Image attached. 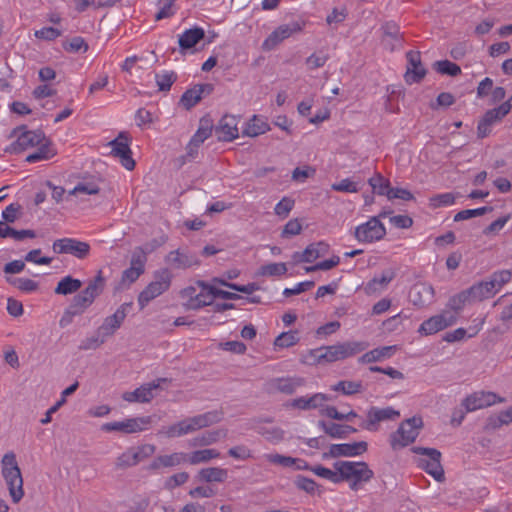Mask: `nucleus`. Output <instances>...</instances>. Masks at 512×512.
I'll return each mask as SVG.
<instances>
[{
    "mask_svg": "<svg viewBox=\"0 0 512 512\" xmlns=\"http://www.w3.org/2000/svg\"><path fill=\"white\" fill-rule=\"evenodd\" d=\"M334 469L338 471L339 483L349 482V487L357 491L361 483L369 482L374 477V472L366 462L337 461Z\"/></svg>",
    "mask_w": 512,
    "mask_h": 512,
    "instance_id": "obj_1",
    "label": "nucleus"
},
{
    "mask_svg": "<svg viewBox=\"0 0 512 512\" xmlns=\"http://www.w3.org/2000/svg\"><path fill=\"white\" fill-rule=\"evenodd\" d=\"M367 345L362 342H344L331 346H324L311 351L317 363L335 362L351 357L363 351Z\"/></svg>",
    "mask_w": 512,
    "mask_h": 512,
    "instance_id": "obj_2",
    "label": "nucleus"
},
{
    "mask_svg": "<svg viewBox=\"0 0 512 512\" xmlns=\"http://www.w3.org/2000/svg\"><path fill=\"white\" fill-rule=\"evenodd\" d=\"M2 474L6 480L12 500L17 503L23 495V479L13 453H7L2 458Z\"/></svg>",
    "mask_w": 512,
    "mask_h": 512,
    "instance_id": "obj_3",
    "label": "nucleus"
},
{
    "mask_svg": "<svg viewBox=\"0 0 512 512\" xmlns=\"http://www.w3.org/2000/svg\"><path fill=\"white\" fill-rule=\"evenodd\" d=\"M423 427L421 417L413 416L404 420L398 429L390 435L389 442L393 450H399L413 443Z\"/></svg>",
    "mask_w": 512,
    "mask_h": 512,
    "instance_id": "obj_4",
    "label": "nucleus"
},
{
    "mask_svg": "<svg viewBox=\"0 0 512 512\" xmlns=\"http://www.w3.org/2000/svg\"><path fill=\"white\" fill-rule=\"evenodd\" d=\"M104 278L102 272L99 271L93 280H91L87 287L79 294L75 295L69 307L72 313L82 315L95 301L104 288Z\"/></svg>",
    "mask_w": 512,
    "mask_h": 512,
    "instance_id": "obj_5",
    "label": "nucleus"
},
{
    "mask_svg": "<svg viewBox=\"0 0 512 512\" xmlns=\"http://www.w3.org/2000/svg\"><path fill=\"white\" fill-rule=\"evenodd\" d=\"M154 280L151 281L138 295V304L143 309L150 301L166 292L172 281V274L167 268L154 272Z\"/></svg>",
    "mask_w": 512,
    "mask_h": 512,
    "instance_id": "obj_6",
    "label": "nucleus"
},
{
    "mask_svg": "<svg viewBox=\"0 0 512 512\" xmlns=\"http://www.w3.org/2000/svg\"><path fill=\"white\" fill-rule=\"evenodd\" d=\"M412 451L424 456L417 460L418 467L423 469L438 482L445 480L444 469L441 465V452L439 450L435 448L413 447Z\"/></svg>",
    "mask_w": 512,
    "mask_h": 512,
    "instance_id": "obj_7",
    "label": "nucleus"
},
{
    "mask_svg": "<svg viewBox=\"0 0 512 512\" xmlns=\"http://www.w3.org/2000/svg\"><path fill=\"white\" fill-rule=\"evenodd\" d=\"M12 136H16L17 139L5 151L9 153H21L29 148L37 147L47 137L41 130L29 131L25 129V126H20L12 131Z\"/></svg>",
    "mask_w": 512,
    "mask_h": 512,
    "instance_id": "obj_8",
    "label": "nucleus"
},
{
    "mask_svg": "<svg viewBox=\"0 0 512 512\" xmlns=\"http://www.w3.org/2000/svg\"><path fill=\"white\" fill-rule=\"evenodd\" d=\"M198 285L202 288L200 292L193 286H188L180 291V297L185 300L184 306L189 310H198L204 306L213 304V295L211 288L203 281H198Z\"/></svg>",
    "mask_w": 512,
    "mask_h": 512,
    "instance_id": "obj_9",
    "label": "nucleus"
},
{
    "mask_svg": "<svg viewBox=\"0 0 512 512\" xmlns=\"http://www.w3.org/2000/svg\"><path fill=\"white\" fill-rule=\"evenodd\" d=\"M108 145L111 147L110 155L118 158L121 165L131 171L135 168V161L132 158L130 149V137L126 132H120L118 136L110 141Z\"/></svg>",
    "mask_w": 512,
    "mask_h": 512,
    "instance_id": "obj_10",
    "label": "nucleus"
},
{
    "mask_svg": "<svg viewBox=\"0 0 512 512\" xmlns=\"http://www.w3.org/2000/svg\"><path fill=\"white\" fill-rule=\"evenodd\" d=\"M386 229L379 217H371L366 223L356 227L354 236L361 243H373L384 238Z\"/></svg>",
    "mask_w": 512,
    "mask_h": 512,
    "instance_id": "obj_11",
    "label": "nucleus"
},
{
    "mask_svg": "<svg viewBox=\"0 0 512 512\" xmlns=\"http://www.w3.org/2000/svg\"><path fill=\"white\" fill-rule=\"evenodd\" d=\"M152 423L151 416H143L136 418H129L119 422H109L101 426V430L105 432H122L126 434L144 431Z\"/></svg>",
    "mask_w": 512,
    "mask_h": 512,
    "instance_id": "obj_12",
    "label": "nucleus"
},
{
    "mask_svg": "<svg viewBox=\"0 0 512 512\" xmlns=\"http://www.w3.org/2000/svg\"><path fill=\"white\" fill-rule=\"evenodd\" d=\"M131 306V302L120 305L112 315L103 320L102 324L97 328V333L106 340L112 337L122 326Z\"/></svg>",
    "mask_w": 512,
    "mask_h": 512,
    "instance_id": "obj_13",
    "label": "nucleus"
},
{
    "mask_svg": "<svg viewBox=\"0 0 512 512\" xmlns=\"http://www.w3.org/2000/svg\"><path fill=\"white\" fill-rule=\"evenodd\" d=\"M53 251L57 254H71L79 259H84L90 252V245L74 238H61L54 241Z\"/></svg>",
    "mask_w": 512,
    "mask_h": 512,
    "instance_id": "obj_14",
    "label": "nucleus"
},
{
    "mask_svg": "<svg viewBox=\"0 0 512 512\" xmlns=\"http://www.w3.org/2000/svg\"><path fill=\"white\" fill-rule=\"evenodd\" d=\"M503 398L499 397L494 392L478 391L474 392L462 400V407L466 412H473L479 409L490 407L495 403H502Z\"/></svg>",
    "mask_w": 512,
    "mask_h": 512,
    "instance_id": "obj_15",
    "label": "nucleus"
},
{
    "mask_svg": "<svg viewBox=\"0 0 512 512\" xmlns=\"http://www.w3.org/2000/svg\"><path fill=\"white\" fill-rule=\"evenodd\" d=\"M399 416L400 412L392 407H371L367 411V420L361 422L360 427L368 431H376L378 429V424L380 422L387 420H395Z\"/></svg>",
    "mask_w": 512,
    "mask_h": 512,
    "instance_id": "obj_16",
    "label": "nucleus"
},
{
    "mask_svg": "<svg viewBox=\"0 0 512 512\" xmlns=\"http://www.w3.org/2000/svg\"><path fill=\"white\" fill-rule=\"evenodd\" d=\"M407 67L404 79L407 84L420 83L425 77L427 71L421 62V55L418 51H408L406 53Z\"/></svg>",
    "mask_w": 512,
    "mask_h": 512,
    "instance_id": "obj_17",
    "label": "nucleus"
},
{
    "mask_svg": "<svg viewBox=\"0 0 512 512\" xmlns=\"http://www.w3.org/2000/svg\"><path fill=\"white\" fill-rule=\"evenodd\" d=\"M165 262L173 269H188L200 264L197 255L187 249L170 251L165 257Z\"/></svg>",
    "mask_w": 512,
    "mask_h": 512,
    "instance_id": "obj_18",
    "label": "nucleus"
},
{
    "mask_svg": "<svg viewBox=\"0 0 512 512\" xmlns=\"http://www.w3.org/2000/svg\"><path fill=\"white\" fill-rule=\"evenodd\" d=\"M456 320V316L449 313L435 315L425 320L420 325L418 332L426 336L432 335L453 325L456 322Z\"/></svg>",
    "mask_w": 512,
    "mask_h": 512,
    "instance_id": "obj_19",
    "label": "nucleus"
},
{
    "mask_svg": "<svg viewBox=\"0 0 512 512\" xmlns=\"http://www.w3.org/2000/svg\"><path fill=\"white\" fill-rule=\"evenodd\" d=\"M300 30L301 26L297 22L281 25L264 40L262 49L265 51H271L275 49L282 41Z\"/></svg>",
    "mask_w": 512,
    "mask_h": 512,
    "instance_id": "obj_20",
    "label": "nucleus"
},
{
    "mask_svg": "<svg viewBox=\"0 0 512 512\" xmlns=\"http://www.w3.org/2000/svg\"><path fill=\"white\" fill-rule=\"evenodd\" d=\"M368 449V444L365 441L343 444H332L328 453H324L323 457H354L365 453Z\"/></svg>",
    "mask_w": 512,
    "mask_h": 512,
    "instance_id": "obj_21",
    "label": "nucleus"
},
{
    "mask_svg": "<svg viewBox=\"0 0 512 512\" xmlns=\"http://www.w3.org/2000/svg\"><path fill=\"white\" fill-rule=\"evenodd\" d=\"M166 381V378H159L156 381L140 386L134 391L123 393L122 398L127 402L148 403L154 398L153 390L158 389L160 383Z\"/></svg>",
    "mask_w": 512,
    "mask_h": 512,
    "instance_id": "obj_22",
    "label": "nucleus"
},
{
    "mask_svg": "<svg viewBox=\"0 0 512 512\" xmlns=\"http://www.w3.org/2000/svg\"><path fill=\"white\" fill-rule=\"evenodd\" d=\"M305 382V379L302 377H280L272 379L269 382V387L271 390L290 395L293 394L298 388L304 386Z\"/></svg>",
    "mask_w": 512,
    "mask_h": 512,
    "instance_id": "obj_23",
    "label": "nucleus"
},
{
    "mask_svg": "<svg viewBox=\"0 0 512 512\" xmlns=\"http://www.w3.org/2000/svg\"><path fill=\"white\" fill-rule=\"evenodd\" d=\"M434 289L431 285L425 283L415 284L409 292V300L415 306L423 307L432 302Z\"/></svg>",
    "mask_w": 512,
    "mask_h": 512,
    "instance_id": "obj_24",
    "label": "nucleus"
},
{
    "mask_svg": "<svg viewBox=\"0 0 512 512\" xmlns=\"http://www.w3.org/2000/svg\"><path fill=\"white\" fill-rule=\"evenodd\" d=\"M212 84H199L193 88L186 90L181 96L180 103L187 110L194 107L201 99L204 93L210 94L213 91Z\"/></svg>",
    "mask_w": 512,
    "mask_h": 512,
    "instance_id": "obj_25",
    "label": "nucleus"
},
{
    "mask_svg": "<svg viewBox=\"0 0 512 512\" xmlns=\"http://www.w3.org/2000/svg\"><path fill=\"white\" fill-rule=\"evenodd\" d=\"M220 141H232L238 137L237 120L234 116L225 115L215 129Z\"/></svg>",
    "mask_w": 512,
    "mask_h": 512,
    "instance_id": "obj_26",
    "label": "nucleus"
},
{
    "mask_svg": "<svg viewBox=\"0 0 512 512\" xmlns=\"http://www.w3.org/2000/svg\"><path fill=\"white\" fill-rule=\"evenodd\" d=\"M329 251V245L325 242H317L308 245L305 250L300 254L296 252L294 259L300 262L311 263L321 256H324Z\"/></svg>",
    "mask_w": 512,
    "mask_h": 512,
    "instance_id": "obj_27",
    "label": "nucleus"
},
{
    "mask_svg": "<svg viewBox=\"0 0 512 512\" xmlns=\"http://www.w3.org/2000/svg\"><path fill=\"white\" fill-rule=\"evenodd\" d=\"M318 426L331 438L344 439L349 434L357 432V429L350 425L337 424L334 422L318 421Z\"/></svg>",
    "mask_w": 512,
    "mask_h": 512,
    "instance_id": "obj_28",
    "label": "nucleus"
},
{
    "mask_svg": "<svg viewBox=\"0 0 512 512\" xmlns=\"http://www.w3.org/2000/svg\"><path fill=\"white\" fill-rule=\"evenodd\" d=\"M330 400L326 394L316 393L310 397H299L291 401V406L300 410H311L322 406L326 401Z\"/></svg>",
    "mask_w": 512,
    "mask_h": 512,
    "instance_id": "obj_29",
    "label": "nucleus"
},
{
    "mask_svg": "<svg viewBox=\"0 0 512 512\" xmlns=\"http://www.w3.org/2000/svg\"><path fill=\"white\" fill-rule=\"evenodd\" d=\"M220 420L221 414L218 411H210L201 415L187 418L188 424L190 427H192L191 432L218 423Z\"/></svg>",
    "mask_w": 512,
    "mask_h": 512,
    "instance_id": "obj_30",
    "label": "nucleus"
},
{
    "mask_svg": "<svg viewBox=\"0 0 512 512\" xmlns=\"http://www.w3.org/2000/svg\"><path fill=\"white\" fill-rule=\"evenodd\" d=\"M469 294L473 302H480L485 299L493 297L496 293L493 290V285L488 280L480 281L470 288H468Z\"/></svg>",
    "mask_w": 512,
    "mask_h": 512,
    "instance_id": "obj_31",
    "label": "nucleus"
},
{
    "mask_svg": "<svg viewBox=\"0 0 512 512\" xmlns=\"http://www.w3.org/2000/svg\"><path fill=\"white\" fill-rule=\"evenodd\" d=\"M205 36L204 30L199 27L188 29L179 36V46L182 50L193 48Z\"/></svg>",
    "mask_w": 512,
    "mask_h": 512,
    "instance_id": "obj_32",
    "label": "nucleus"
},
{
    "mask_svg": "<svg viewBox=\"0 0 512 512\" xmlns=\"http://www.w3.org/2000/svg\"><path fill=\"white\" fill-rule=\"evenodd\" d=\"M396 276V273L392 269H387L382 272L380 277H374L365 286L367 294H374L381 288H385Z\"/></svg>",
    "mask_w": 512,
    "mask_h": 512,
    "instance_id": "obj_33",
    "label": "nucleus"
},
{
    "mask_svg": "<svg viewBox=\"0 0 512 512\" xmlns=\"http://www.w3.org/2000/svg\"><path fill=\"white\" fill-rule=\"evenodd\" d=\"M501 117L497 114L496 110L490 109L488 110L481 120L478 122L477 126V135L479 138L483 139L487 137L491 132V126L499 121H501Z\"/></svg>",
    "mask_w": 512,
    "mask_h": 512,
    "instance_id": "obj_34",
    "label": "nucleus"
},
{
    "mask_svg": "<svg viewBox=\"0 0 512 512\" xmlns=\"http://www.w3.org/2000/svg\"><path fill=\"white\" fill-rule=\"evenodd\" d=\"M37 147L38 148L34 153H31L26 157L27 162L35 163L38 161L48 160L56 155V151L52 148L51 141L48 138H46Z\"/></svg>",
    "mask_w": 512,
    "mask_h": 512,
    "instance_id": "obj_35",
    "label": "nucleus"
},
{
    "mask_svg": "<svg viewBox=\"0 0 512 512\" xmlns=\"http://www.w3.org/2000/svg\"><path fill=\"white\" fill-rule=\"evenodd\" d=\"M395 349V346H384L376 348L362 355L359 361L361 363H373L381 361L385 358H390L393 355Z\"/></svg>",
    "mask_w": 512,
    "mask_h": 512,
    "instance_id": "obj_36",
    "label": "nucleus"
},
{
    "mask_svg": "<svg viewBox=\"0 0 512 512\" xmlns=\"http://www.w3.org/2000/svg\"><path fill=\"white\" fill-rule=\"evenodd\" d=\"M512 422V406L507 410L501 411L497 415H491L487 418L485 430H496L503 425H508Z\"/></svg>",
    "mask_w": 512,
    "mask_h": 512,
    "instance_id": "obj_37",
    "label": "nucleus"
},
{
    "mask_svg": "<svg viewBox=\"0 0 512 512\" xmlns=\"http://www.w3.org/2000/svg\"><path fill=\"white\" fill-rule=\"evenodd\" d=\"M270 130L269 124L261 117L254 115L246 125L243 134L249 137H256Z\"/></svg>",
    "mask_w": 512,
    "mask_h": 512,
    "instance_id": "obj_38",
    "label": "nucleus"
},
{
    "mask_svg": "<svg viewBox=\"0 0 512 512\" xmlns=\"http://www.w3.org/2000/svg\"><path fill=\"white\" fill-rule=\"evenodd\" d=\"M34 230H15L10 227L7 223L0 221V237L1 238H13L16 241H22L25 238H34Z\"/></svg>",
    "mask_w": 512,
    "mask_h": 512,
    "instance_id": "obj_39",
    "label": "nucleus"
},
{
    "mask_svg": "<svg viewBox=\"0 0 512 512\" xmlns=\"http://www.w3.org/2000/svg\"><path fill=\"white\" fill-rule=\"evenodd\" d=\"M82 287V282L72 276L62 278L54 289L55 294L69 295L77 292Z\"/></svg>",
    "mask_w": 512,
    "mask_h": 512,
    "instance_id": "obj_40",
    "label": "nucleus"
},
{
    "mask_svg": "<svg viewBox=\"0 0 512 512\" xmlns=\"http://www.w3.org/2000/svg\"><path fill=\"white\" fill-rule=\"evenodd\" d=\"M228 477V470L220 467L201 469L199 478L205 482H224Z\"/></svg>",
    "mask_w": 512,
    "mask_h": 512,
    "instance_id": "obj_41",
    "label": "nucleus"
},
{
    "mask_svg": "<svg viewBox=\"0 0 512 512\" xmlns=\"http://www.w3.org/2000/svg\"><path fill=\"white\" fill-rule=\"evenodd\" d=\"M332 390L350 396L357 393H361L364 390V387L361 381L343 380L339 381L337 384L332 386Z\"/></svg>",
    "mask_w": 512,
    "mask_h": 512,
    "instance_id": "obj_42",
    "label": "nucleus"
},
{
    "mask_svg": "<svg viewBox=\"0 0 512 512\" xmlns=\"http://www.w3.org/2000/svg\"><path fill=\"white\" fill-rule=\"evenodd\" d=\"M191 428L192 427L188 424L187 419H184L178 423L163 428L160 433L165 434L168 438H175L191 433Z\"/></svg>",
    "mask_w": 512,
    "mask_h": 512,
    "instance_id": "obj_43",
    "label": "nucleus"
},
{
    "mask_svg": "<svg viewBox=\"0 0 512 512\" xmlns=\"http://www.w3.org/2000/svg\"><path fill=\"white\" fill-rule=\"evenodd\" d=\"M130 450L134 456L136 465H138L140 462L155 454L156 446L153 444H143L137 447H130Z\"/></svg>",
    "mask_w": 512,
    "mask_h": 512,
    "instance_id": "obj_44",
    "label": "nucleus"
},
{
    "mask_svg": "<svg viewBox=\"0 0 512 512\" xmlns=\"http://www.w3.org/2000/svg\"><path fill=\"white\" fill-rule=\"evenodd\" d=\"M512 278V272L510 270H500L494 272L488 279L490 285H493V290L497 293L505 284H507Z\"/></svg>",
    "mask_w": 512,
    "mask_h": 512,
    "instance_id": "obj_45",
    "label": "nucleus"
},
{
    "mask_svg": "<svg viewBox=\"0 0 512 512\" xmlns=\"http://www.w3.org/2000/svg\"><path fill=\"white\" fill-rule=\"evenodd\" d=\"M62 47L65 51L70 53H85L89 49V45L84 40L83 37L76 36L71 38L70 40L63 41Z\"/></svg>",
    "mask_w": 512,
    "mask_h": 512,
    "instance_id": "obj_46",
    "label": "nucleus"
},
{
    "mask_svg": "<svg viewBox=\"0 0 512 512\" xmlns=\"http://www.w3.org/2000/svg\"><path fill=\"white\" fill-rule=\"evenodd\" d=\"M220 453L216 449H203L197 450L191 453L189 457L190 464H199L203 462H208L211 459L218 458Z\"/></svg>",
    "mask_w": 512,
    "mask_h": 512,
    "instance_id": "obj_47",
    "label": "nucleus"
},
{
    "mask_svg": "<svg viewBox=\"0 0 512 512\" xmlns=\"http://www.w3.org/2000/svg\"><path fill=\"white\" fill-rule=\"evenodd\" d=\"M472 302L473 301L469 294V291H468V289H466V290H463L460 293L452 296L449 299L447 306L451 310L458 312V311L462 310V308L465 306L466 303H472Z\"/></svg>",
    "mask_w": 512,
    "mask_h": 512,
    "instance_id": "obj_48",
    "label": "nucleus"
},
{
    "mask_svg": "<svg viewBox=\"0 0 512 512\" xmlns=\"http://www.w3.org/2000/svg\"><path fill=\"white\" fill-rule=\"evenodd\" d=\"M433 67L438 73L443 75L458 76L461 74V68L449 60L436 61Z\"/></svg>",
    "mask_w": 512,
    "mask_h": 512,
    "instance_id": "obj_49",
    "label": "nucleus"
},
{
    "mask_svg": "<svg viewBox=\"0 0 512 512\" xmlns=\"http://www.w3.org/2000/svg\"><path fill=\"white\" fill-rule=\"evenodd\" d=\"M492 210H493V207H491V206H484V207H480V208H476V209L462 210L455 214L454 221L459 222V221L471 219L473 217L482 216L488 212H491Z\"/></svg>",
    "mask_w": 512,
    "mask_h": 512,
    "instance_id": "obj_50",
    "label": "nucleus"
},
{
    "mask_svg": "<svg viewBox=\"0 0 512 512\" xmlns=\"http://www.w3.org/2000/svg\"><path fill=\"white\" fill-rule=\"evenodd\" d=\"M369 185L379 195H386L390 191V182L381 174H376L368 180Z\"/></svg>",
    "mask_w": 512,
    "mask_h": 512,
    "instance_id": "obj_51",
    "label": "nucleus"
},
{
    "mask_svg": "<svg viewBox=\"0 0 512 512\" xmlns=\"http://www.w3.org/2000/svg\"><path fill=\"white\" fill-rule=\"evenodd\" d=\"M155 79L160 91H169L176 81L177 75L173 71H165L161 74H156Z\"/></svg>",
    "mask_w": 512,
    "mask_h": 512,
    "instance_id": "obj_52",
    "label": "nucleus"
},
{
    "mask_svg": "<svg viewBox=\"0 0 512 512\" xmlns=\"http://www.w3.org/2000/svg\"><path fill=\"white\" fill-rule=\"evenodd\" d=\"M213 282L219 283L222 286L228 287L232 290H235L237 292L245 293V294H251L254 291L259 289V286L256 283H249L247 285H239L235 283L227 282L223 279L214 278Z\"/></svg>",
    "mask_w": 512,
    "mask_h": 512,
    "instance_id": "obj_53",
    "label": "nucleus"
},
{
    "mask_svg": "<svg viewBox=\"0 0 512 512\" xmlns=\"http://www.w3.org/2000/svg\"><path fill=\"white\" fill-rule=\"evenodd\" d=\"M298 341L299 338L297 337V332L288 331L277 336L274 341V345L279 348H288L295 345Z\"/></svg>",
    "mask_w": 512,
    "mask_h": 512,
    "instance_id": "obj_54",
    "label": "nucleus"
},
{
    "mask_svg": "<svg viewBox=\"0 0 512 512\" xmlns=\"http://www.w3.org/2000/svg\"><path fill=\"white\" fill-rule=\"evenodd\" d=\"M287 272L285 263H270L261 266L259 274L262 276H281Z\"/></svg>",
    "mask_w": 512,
    "mask_h": 512,
    "instance_id": "obj_55",
    "label": "nucleus"
},
{
    "mask_svg": "<svg viewBox=\"0 0 512 512\" xmlns=\"http://www.w3.org/2000/svg\"><path fill=\"white\" fill-rule=\"evenodd\" d=\"M147 251L143 247H136L132 253L130 266L139 268L145 271V264L147 262Z\"/></svg>",
    "mask_w": 512,
    "mask_h": 512,
    "instance_id": "obj_56",
    "label": "nucleus"
},
{
    "mask_svg": "<svg viewBox=\"0 0 512 512\" xmlns=\"http://www.w3.org/2000/svg\"><path fill=\"white\" fill-rule=\"evenodd\" d=\"M295 201L289 197H283L275 206L274 211L277 216L282 219L288 217L293 209Z\"/></svg>",
    "mask_w": 512,
    "mask_h": 512,
    "instance_id": "obj_57",
    "label": "nucleus"
},
{
    "mask_svg": "<svg viewBox=\"0 0 512 512\" xmlns=\"http://www.w3.org/2000/svg\"><path fill=\"white\" fill-rule=\"evenodd\" d=\"M106 342V339L101 337L97 331L95 332V335L85 338L81 341L79 345L80 350H96L99 348L102 344Z\"/></svg>",
    "mask_w": 512,
    "mask_h": 512,
    "instance_id": "obj_58",
    "label": "nucleus"
},
{
    "mask_svg": "<svg viewBox=\"0 0 512 512\" xmlns=\"http://www.w3.org/2000/svg\"><path fill=\"white\" fill-rule=\"evenodd\" d=\"M8 282L23 292H32L38 288V284L29 278L7 279Z\"/></svg>",
    "mask_w": 512,
    "mask_h": 512,
    "instance_id": "obj_59",
    "label": "nucleus"
},
{
    "mask_svg": "<svg viewBox=\"0 0 512 512\" xmlns=\"http://www.w3.org/2000/svg\"><path fill=\"white\" fill-rule=\"evenodd\" d=\"M331 188L334 191L345 193H357L360 190L358 183L349 178L342 179L340 182L332 184Z\"/></svg>",
    "mask_w": 512,
    "mask_h": 512,
    "instance_id": "obj_60",
    "label": "nucleus"
},
{
    "mask_svg": "<svg viewBox=\"0 0 512 512\" xmlns=\"http://www.w3.org/2000/svg\"><path fill=\"white\" fill-rule=\"evenodd\" d=\"M100 191L99 186L94 182H81L78 183L72 190L69 191L70 195H76L78 193H85L88 195L98 194Z\"/></svg>",
    "mask_w": 512,
    "mask_h": 512,
    "instance_id": "obj_61",
    "label": "nucleus"
},
{
    "mask_svg": "<svg viewBox=\"0 0 512 512\" xmlns=\"http://www.w3.org/2000/svg\"><path fill=\"white\" fill-rule=\"evenodd\" d=\"M163 468L174 467L186 461L184 453H172L170 455H159Z\"/></svg>",
    "mask_w": 512,
    "mask_h": 512,
    "instance_id": "obj_62",
    "label": "nucleus"
},
{
    "mask_svg": "<svg viewBox=\"0 0 512 512\" xmlns=\"http://www.w3.org/2000/svg\"><path fill=\"white\" fill-rule=\"evenodd\" d=\"M225 433L222 430L206 431L201 437L196 438L195 441L199 445L207 446L217 442Z\"/></svg>",
    "mask_w": 512,
    "mask_h": 512,
    "instance_id": "obj_63",
    "label": "nucleus"
},
{
    "mask_svg": "<svg viewBox=\"0 0 512 512\" xmlns=\"http://www.w3.org/2000/svg\"><path fill=\"white\" fill-rule=\"evenodd\" d=\"M115 466L117 469H127L130 467L136 466V463L134 461V456L128 448L126 451H124L122 454H120L115 461Z\"/></svg>",
    "mask_w": 512,
    "mask_h": 512,
    "instance_id": "obj_64",
    "label": "nucleus"
}]
</instances>
